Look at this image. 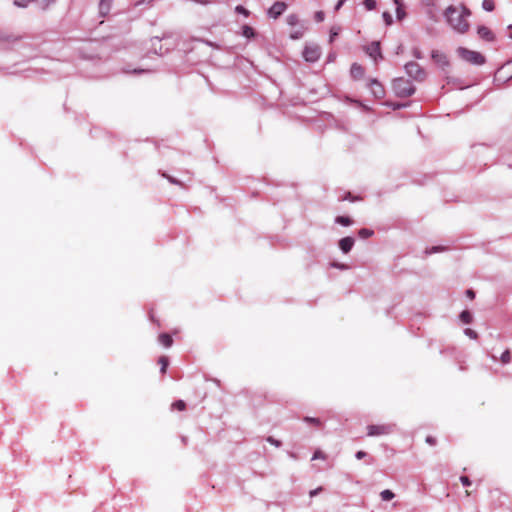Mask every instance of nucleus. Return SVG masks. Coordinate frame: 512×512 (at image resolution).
Listing matches in <instances>:
<instances>
[{"label":"nucleus","instance_id":"1","mask_svg":"<svg viewBox=\"0 0 512 512\" xmlns=\"http://www.w3.org/2000/svg\"><path fill=\"white\" fill-rule=\"evenodd\" d=\"M470 10L464 6H449L444 12V17L448 25L457 33L465 34L468 32L470 25L468 17L470 16Z\"/></svg>","mask_w":512,"mask_h":512},{"label":"nucleus","instance_id":"2","mask_svg":"<svg viewBox=\"0 0 512 512\" xmlns=\"http://www.w3.org/2000/svg\"><path fill=\"white\" fill-rule=\"evenodd\" d=\"M456 53L461 60L472 65L481 66L486 62L485 56L474 50L458 47Z\"/></svg>","mask_w":512,"mask_h":512},{"label":"nucleus","instance_id":"3","mask_svg":"<svg viewBox=\"0 0 512 512\" xmlns=\"http://www.w3.org/2000/svg\"><path fill=\"white\" fill-rule=\"evenodd\" d=\"M394 89L400 96H410L414 93V87L405 79H397L394 81Z\"/></svg>","mask_w":512,"mask_h":512},{"label":"nucleus","instance_id":"4","mask_svg":"<svg viewBox=\"0 0 512 512\" xmlns=\"http://www.w3.org/2000/svg\"><path fill=\"white\" fill-rule=\"evenodd\" d=\"M394 429L392 424L369 425L367 427L368 436H381L390 434Z\"/></svg>","mask_w":512,"mask_h":512},{"label":"nucleus","instance_id":"5","mask_svg":"<svg viewBox=\"0 0 512 512\" xmlns=\"http://www.w3.org/2000/svg\"><path fill=\"white\" fill-rule=\"evenodd\" d=\"M321 55L320 48L317 45H307L303 51V57L308 62H315Z\"/></svg>","mask_w":512,"mask_h":512},{"label":"nucleus","instance_id":"6","mask_svg":"<svg viewBox=\"0 0 512 512\" xmlns=\"http://www.w3.org/2000/svg\"><path fill=\"white\" fill-rule=\"evenodd\" d=\"M512 77V62L504 64L495 74L497 81L506 82Z\"/></svg>","mask_w":512,"mask_h":512},{"label":"nucleus","instance_id":"7","mask_svg":"<svg viewBox=\"0 0 512 512\" xmlns=\"http://www.w3.org/2000/svg\"><path fill=\"white\" fill-rule=\"evenodd\" d=\"M405 70L407 74L417 80H422L424 77V72L419 66V64L415 62H410L405 65Z\"/></svg>","mask_w":512,"mask_h":512},{"label":"nucleus","instance_id":"8","mask_svg":"<svg viewBox=\"0 0 512 512\" xmlns=\"http://www.w3.org/2000/svg\"><path fill=\"white\" fill-rule=\"evenodd\" d=\"M287 5L282 1L275 2L267 11V15L270 18L277 19L280 15L284 13Z\"/></svg>","mask_w":512,"mask_h":512},{"label":"nucleus","instance_id":"9","mask_svg":"<svg viewBox=\"0 0 512 512\" xmlns=\"http://www.w3.org/2000/svg\"><path fill=\"white\" fill-rule=\"evenodd\" d=\"M366 52L375 61H377L378 59H382V54H381L379 42H373L369 46H367Z\"/></svg>","mask_w":512,"mask_h":512},{"label":"nucleus","instance_id":"10","mask_svg":"<svg viewBox=\"0 0 512 512\" xmlns=\"http://www.w3.org/2000/svg\"><path fill=\"white\" fill-rule=\"evenodd\" d=\"M477 33L479 37L485 41L492 42L495 40L494 33L486 26H479Z\"/></svg>","mask_w":512,"mask_h":512},{"label":"nucleus","instance_id":"11","mask_svg":"<svg viewBox=\"0 0 512 512\" xmlns=\"http://www.w3.org/2000/svg\"><path fill=\"white\" fill-rule=\"evenodd\" d=\"M432 59L441 67H446L449 65V61L447 56L438 50L432 52Z\"/></svg>","mask_w":512,"mask_h":512},{"label":"nucleus","instance_id":"12","mask_svg":"<svg viewBox=\"0 0 512 512\" xmlns=\"http://www.w3.org/2000/svg\"><path fill=\"white\" fill-rule=\"evenodd\" d=\"M369 87L376 98H382L384 96V89L376 79L370 81Z\"/></svg>","mask_w":512,"mask_h":512},{"label":"nucleus","instance_id":"13","mask_svg":"<svg viewBox=\"0 0 512 512\" xmlns=\"http://www.w3.org/2000/svg\"><path fill=\"white\" fill-rule=\"evenodd\" d=\"M354 245V239L352 237H344L339 241V247L343 253H348Z\"/></svg>","mask_w":512,"mask_h":512},{"label":"nucleus","instance_id":"14","mask_svg":"<svg viewBox=\"0 0 512 512\" xmlns=\"http://www.w3.org/2000/svg\"><path fill=\"white\" fill-rule=\"evenodd\" d=\"M350 73L354 79H360L364 75V69L361 65L354 63L351 66Z\"/></svg>","mask_w":512,"mask_h":512},{"label":"nucleus","instance_id":"15","mask_svg":"<svg viewBox=\"0 0 512 512\" xmlns=\"http://www.w3.org/2000/svg\"><path fill=\"white\" fill-rule=\"evenodd\" d=\"M158 339L160 344L166 348L170 347L173 343L172 337L167 333L160 334Z\"/></svg>","mask_w":512,"mask_h":512},{"label":"nucleus","instance_id":"16","mask_svg":"<svg viewBox=\"0 0 512 512\" xmlns=\"http://www.w3.org/2000/svg\"><path fill=\"white\" fill-rule=\"evenodd\" d=\"M112 0H101L99 4V10L102 15L108 14L110 11Z\"/></svg>","mask_w":512,"mask_h":512},{"label":"nucleus","instance_id":"17","mask_svg":"<svg viewBox=\"0 0 512 512\" xmlns=\"http://www.w3.org/2000/svg\"><path fill=\"white\" fill-rule=\"evenodd\" d=\"M380 497L383 501H390L395 497V494L391 490L386 489L380 493Z\"/></svg>","mask_w":512,"mask_h":512},{"label":"nucleus","instance_id":"18","mask_svg":"<svg viewBox=\"0 0 512 512\" xmlns=\"http://www.w3.org/2000/svg\"><path fill=\"white\" fill-rule=\"evenodd\" d=\"M242 35L246 38H252V37H254L255 33H254V30L252 27H250L248 25H244L242 27Z\"/></svg>","mask_w":512,"mask_h":512},{"label":"nucleus","instance_id":"19","mask_svg":"<svg viewBox=\"0 0 512 512\" xmlns=\"http://www.w3.org/2000/svg\"><path fill=\"white\" fill-rule=\"evenodd\" d=\"M287 24L290 26H296L299 24V17L296 14H289L286 18Z\"/></svg>","mask_w":512,"mask_h":512},{"label":"nucleus","instance_id":"20","mask_svg":"<svg viewBox=\"0 0 512 512\" xmlns=\"http://www.w3.org/2000/svg\"><path fill=\"white\" fill-rule=\"evenodd\" d=\"M460 320L465 323L469 324L472 322V315L469 311L465 310L460 314Z\"/></svg>","mask_w":512,"mask_h":512},{"label":"nucleus","instance_id":"21","mask_svg":"<svg viewBox=\"0 0 512 512\" xmlns=\"http://www.w3.org/2000/svg\"><path fill=\"white\" fill-rule=\"evenodd\" d=\"M482 8L487 11V12H491L494 10L495 8V5H494V1L493 0H483L482 2Z\"/></svg>","mask_w":512,"mask_h":512},{"label":"nucleus","instance_id":"22","mask_svg":"<svg viewBox=\"0 0 512 512\" xmlns=\"http://www.w3.org/2000/svg\"><path fill=\"white\" fill-rule=\"evenodd\" d=\"M335 221L343 226H349L352 224L351 219L345 216H338Z\"/></svg>","mask_w":512,"mask_h":512},{"label":"nucleus","instance_id":"23","mask_svg":"<svg viewBox=\"0 0 512 512\" xmlns=\"http://www.w3.org/2000/svg\"><path fill=\"white\" fill-rule=\"evenodd\" d=\"M305 28L301 27L290 34L291 39H299L304 35Z\"/></svg>","mask_w":512,"mask_h":512},{"label":"nucleus","instance_id":"24","mask_svg":"<svg viewBox=\"0 0 512 512\" xmlns=\"http://www.w3.org/2000/svg\"><path fill=\"white\" fill-rule=\"evenodd\" d=\"M396 16H397L398 20H402L406 16V13L403 8V4L396 6Z\"/></svg>","mask_w":512,"mask_h":512},{"label":"nucleus","instance_id":"25","mask_svg":"<svg viewBox=\"0 0 512 512\" xmlns=\"http://www.w3.org/2000/svg\"><path fill=\"white\" fill-rule=\"evenodd\" d=\"M159 364L161 365V373H165L168 366V359L164 356L160 357Z\"/></svg>","mask_w":512,"mask_h":512},{"label":"nucleus","instance_id":"26","mask_svg":"<svg viewBox=\"0 0 512 512\" xmlns=\"http://www.w3.org/2000/svg\"><path fill=\"white\" fill-rule=\"evenodd\" d=\"M358 234H359V236H360L361 238H368V237H370V236H372V235H373V231H372V230H369V229H366V228H363V229H360V230H359V233H358Z\"/></svg>","mask_w":512,"mask_h":512},{"label":"nucleus","instance_id":"27","mask_svg":"<svg viewBox=\"0 0 512 512\" xmlns=\"http://www.w3.org/2000/svg\"><path fill=\"white\" fill-rule=\"evenodd\" d=\"M363 4H364L365 8L369 11L375 9V7H376L375 0H364Z\"/></svg>","mask_w":512,"mask_h":512},{"label":"nucleus","instance_id":"28","mask_svg":"<svg viewBox=\"0 0 512 512\" xmlns=\"http://www.w3.org/2000/svg\"><path fill=\"white\" fill-rule=\"evenodd\" d=\"M235 12L239 13V14H242L244 15L245 17H248L250 12L245 8L243 7L242 5H238L235 7Z\"/></svg>","mask_w":512,"mask_h":512},{"label":"nucleus","instance_id":"29","mask_svg":"<svg viewBox=\"0 0 512 512\" xmlns=\"http://www.w3.org/2000/svg\"><path fill=\"white\" fill-rule=\"evenodd\" d=\"M41 9H46L54 0H35Z\"/></svg>","mask_w":512,"mask_h":512},{"label":"nucleus","instance_id":"30","mask_svg":"<svg viewBox=\"0 0 512 512\" xmlns=\"http://www.w3.org/2000/svg\"><path fill=\"white\" fill-rule=\"evenodd\" d=\"M382 17L386 25L389 26L393 23V18L389 12H383Z\"/></svg>","mask_w":512,"mask_h":512},{"label":"nucleus","instance_id":"31","mask_svg":"<svg viewBox=\"0 0 512 512\" xmlns=\"http://www.w3.org/2000/svg\"><path fill=\"white\" fill-rule=\"evenodd\" d=\"M511 360V355H510V352L508 350L504 351L501 355V362L503 364H507L509 363Z\"/></svg>","mask_w":512,"mask_h":512},{"label":"nucleus","instance_id":"32","mask_svg":"<svg viewBox=\"0 0 512 512\" xmlns=\"http://www.w3.org/2000/svg\"><path fill=\"white\" fill-rule=\"evenodd\" d=\"M185 402L182 401V400H178L176 401L175 403H173L172 407L179 410V411H182L185 409Z\"/></svg>","mask_w":512,"mask_h":512},{"label":"nucleus","instance_id":"33","mask_svg":"<svg viewBox=\"0 0 512 512\" xmlns=\"http://www.w3.org/2000/svg\"><path fill=\"white\" fill-rule=\"evenodd\" d=\"M340 32V28L339 27H332L331 30H330V41L332 42L336 36H338Z\"/></svg>","mask_w":512,"mask_h":512},{"label":"nucleus","instance_id":"34","mask_svg":"<svg viewBox=\"0 0 512 512\" xmlns=\"http://www.w3.org/2000/svg\"><path fill=\"white\" fill-rule=\"evenodd\" d=\"M464 333H465L466 336H468L471 339H476L477 336H478L477 333L474 330L470 329V328H466L464 330Z\"/></svg>","mask_w":512,"mask_h":512},{"label":"nucleus","instance_id":"35","mask_svg":"<svg viewBox=\"0 0 512 512\" xmlns=\"http://www.w3.org/2000/svg\"><path fill=\"white\" fill-rule=\"evenodd\" d=\"M314 18L317 22H322L325 18V14L323 11H317L314 15Z\"/></svg>","mask_w":512,"mask_h":512},{"label":"nucleus","instance_id":"36","mask_svg":"<svg viewBox=\"0 0 512 512\" xmlns=\"http://www.w3.org/2000/svg\"><path fill=\"white\" fill-rule=\"evenodd\" d=\"M316 459H325L324 453L320 450L315 451L312 456V460H316Z\"/></svg>","mask_w":512,"mask_h":512},{"label":"nucleus","instance_id":"37","mask_svg":"<svg viewBox=\"0 0 512 512\" xmlns=\"http://www.w3.org/2000/svg\"><path fill=\"white\" fill-rule=\"evenodd\" d=\"M267 441H268L270 444H272V445H274V446H276V447H280V446H281V442H280L279 440L274 439L273 437H268V438H267Z\"/></svg>","mask_w":512,"mask_h":512},{"label":"nucleus","instance_id":"38","mask_svg":"<svg viewBox=\"0 0 512 512\" xmlns=\"http://www.w3.org/2000/svg\"><path fill=\"white\" fill-rule=\"evenodd\" d=\"M305 421L308 423H313L315 425H320V420L318 418L306 417Z\"/></svg>","mask_w":512,"mask_h":512},{"label":"nucleus","instance_id":"39","mask_svg":"<svg viewBox=\"0 0 512 512\" xmlns=\"http://www.w3.org/2000/svg\"><path fill=\"white\" fill-rule=\"evenodd\" d=\"M460 481L464 486H469L471 484V482L467 476H461Z\"/></svg>","mask_w":512,"mask_h":512},{"label":"nucleus","instance_id":"40","mask_svg":"<svg viewBox=\"0 0 512 512\" xmlns=\"http://www.w3.org/2000/svg\"><path fill=\"white\" fill-rule=\"evenodd\" d=\"M321 490H322V488H321V487H318V488H316V489H314V490H311L309 494H310V496H311V497H314V496H316V495H317Z\"/></svg>","mask_w":512,"mask_h":512},{"label":"nucleus","instance_id":"41","mask_svg":"<svg viewBox=\"0 0 512 512\" xmlns=\"http://www.w3.org/2000/svg\"><path fill=\"white\" fill-rule=\"evenodd\" d=\"M365 456H366V453H365L364 451H358V452L356 453V458H357V459H362V458H364Z\"/></svg>","mask_w":512,"mask_h":512},{"label":"nucleus","instance_id":"42","mask_svg":"<svg viewBox=\"0 0 512 512\" xmlns=\"http://www.w3.org/2000/svg\"><path fill=\"white\" fill-rule=\"evenodd\" d=\"M345 1L346 0H339L338 3L335 6V9L339 10L342 7V5L345 3Z\"/></svg>","mask_w":512,"mask_h":512},{"label":"nucleus","instance_id":"43","mask_svg":"<svg viewBox=\"0 0 512 512\" xmlns=\"http://www.w3.org/2000/svg\"><path fill=\"white\" fill-rule=\"evenodd\" d=\"M466 295L468 298L473 299L475 297V294L472 290H467Z\"/></svg>","mask_w":512,"mask_h":512},{"label":"nucleus","instance_id":"44","mask_svg":"<svg viewBox=\"0 0 512 512\" xmlns=\"http://www.w3.org/2000/svg\"><path fill=\"white\" fill-rule=\"evenodd\" d=\"M426 441H427L429 444H434V443H435V439H434L433 437H431V436H428V437L426 438Z\"/></svg>","mask_w":512,"mask_h":512},{"label":"nucleus","instance_id":"45","mask_svg":"<svg viewBox=\"0 0 512 512\" xmlns=\"http://www.w3.org/2000/svg\"><path fill=\"white\" fill-rule=\"evenodd\" d=\"M393 2L396 6H399L400 4H402V0H393Z\"/></svg>","mask_w":512,"mask_h":512},{"label":"nucleus","instance_id":"46","mask_svg":"<svg viewBox=\"0 0 512 512\" xmlns=\"http://www.w3.org/2000/svg\"><path fill=\"white\" fill-rule=\"evenodd\" d=\"M508 28L510 30L509 37L512 39V25H510Z\"/></svg>","mask_w":512,"mask_h":512},{"label":"nucleus","instance_id":"47","mask_svg":"<svg viewBox=\"0 0 512 512\" xmlns=\"http://www.w3.org/2000/svg\"><path fill=\"white\" fill-rule=\"evenodd\" d=\"M169 181H170L171 183H176V181H175L174 179H172V178H169Z\"/></svg>","mask_w":512,"mask_h":512},{"label":"nucleus","instance_id":"48","mask_svg":"<svg viewBox=\"0 0 512 512\" xmlns=\"http://www.w3.org/2000/svg\"><path fill=\"white\" fill-rule=\"evenodd\" d=\"M144 1L149 3V2H151L152 0H144Z\"/></svg>","mask_w":512,"mask_h":512}]
</instances>
